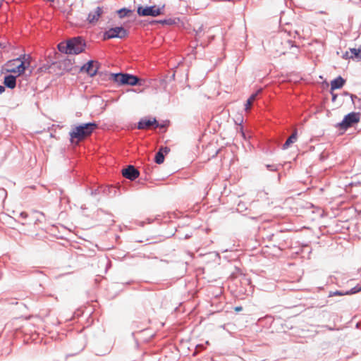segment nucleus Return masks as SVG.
I'll return each mask as SVG.
<instances>
[{
  "label": "nucleus",
  "mask_w": 361,
  "mask_h": 361,
  "mask_svg": "<svg viewBox=\"0 0 361 361\" xmlns=\"http://www.w3.org/2000/svg\"><path fill=\"white\" fill-rule=\"evenodd\" d=\"M5 85H0V94H2L5 91Z\"/></svg>",
  "instance_id": "28"
},
{
  "label": "nucleus",
  "mask_w": 361,
  "mask_h": 361,
  "mask_svg": "<svg viewBox=\"0 0 361 361\" xmlns=\"http://www.w3.org/2000/svg\"><path fill=\"white\" fill-rule=\"evenodd\" d=\"M122 175L130 180H135L140 175L139 171L133 165H128L122 170Z\"/></svg>",
  "instance_id": "8"
},
{
  "label": "nucleus",
  "mask_w": 361,
  "mask_h": 361,
  "mask_svg": "<svg viewBox=\"0 0 361 361\" xmlns=\"http://www.w3.org/2000/svg\"><path fill=\"white\" fill-rule=\"evenodd\" d=\"M360 291H361V286L357 285V286L352 288L349 290L345 291V293H348V295H353V294L359 293Z\"/></svg>",
  "instance_id": "24"
},
{
  "label": "nucleus",
  "mask_w": 361,
  "mask_h": 361,
  "mask_svg": "<svg viewBox=\"0 0 361 361\" xmlns=\"http://www.w3.org/2000/svg\"><path fill=\"white\" fill-rule=\"evenodd\" d=\"M345 95H350V97H351V99H352V102H353L354 104H356V101L357 102H360L361 101V99L359 98L356 95H354V94H350L349 93H345Z\"/></svg>",
  "instance_id": "26"
},
{
  "label": "nucleus",
  "mask_w": 361,
  "mask_h": 361,
  "mask_svg": "<svg viewBox=\"0 0 361 361\" xmlns=\"http://www.w3.org/2000/svg\"><path fill=\"white\" fill-rule=\"evenodd\" d=\"M227 251H228V250L226 249V250H224L222 252H227Z\"/></svg>",
  "instance_id": "34"
},
{
  "label": "nucleus",
  "mask_w": 361,
  "mask_h": 361,
  "mask_svg": "<svg viewBox=\"0 0 361 361\" xmlns=\"http://www.w3.org/2000/svg\"><path fill=\"white\" fill-rule=\"evenodd\" d=\"M180 21L179 18H166L164 20H154L153 23H161L162 25H172L176 24L178 22Z\"/></svg>",
  "instance_id": "17"
},
{
  "label": "nucleus",
  "mask_w": 361,
  "mask_h": 361,
  "mask_svg": "<svg viewBox=\"0 0 361 361\" xmlns=\"http://www.w3.org/2000/svg\"><path fill=\"white\" fill-rule=\"evenodd\" d=\"M4 85L9 89H14L16 86V77L13 75H7L4 79Z\"/></svg>",
  "instance_id": "14"
},
{
  "label": "nucleus",
  "mask_w": 361,
  "mask_h": 361,
  "mask_svg": "<svg viewBox=\"0 0 361 361\" xmlns=\"http://www.w3.org/2000/svg\"><path fill=\"white\" fill-rule=\"evenodd\" d=\"M30 62L21 61L19 65H18L16 68L8 70V72L11 73H18V75L23 74L25 73L26 68L30 66Z\"/></svg>",
  "instance_id": "13"
},
{
  "label": "nucleus",
  "mask_w": 361,
  "mask_h": 361,
  "mask_svg": "<svg viewBox=\"0 0 361 361\" xmlns=\"http://www.w3.org/2000/svg\"><path fill=\"white\" fill-rule=\"evenodd\" d=\"M20 216L22 218H24V219H25V218H26V217L27 216V213H25V212H21V213L20 214Z\"/></svg>",
  "instance_id": "30"
},
{
  "label": "nucleus",
  "mask_w": 361,
  "mask_h": 361,
  "mask_svg": "<svg viewBox=\"0 0 361 361\" xmlns=\"http://www.w3.org/2000/svg\"><path fill=\"white\" fill-rule=\"evenodd\" d=\"M170 152V149L168 147H161L159 151L156 153L154 157V161L157 164H161L164 161V155L167 154Z\"/></svg>",
  "instance_id": "12"
},
{
  "label": "nucleus",
  "mask_w": 361,
  "mask_h": 361,
  "mask_svg": "<svg viewBox=\"0 0 361 361\" xmlns=\"http://www.w3.org/2000/svg\"><path fill=\"white\" fill-rule=\"evenodd\" d=\"M165 6H139L137 7V14L140 16H152L156 17L161 14H162L164 11Z\"/></svg>",
  "instance_id": "4"
},
{
  "label": "nucleus",
  "mask_w": 361,
  "mask_h": 361,
  "mask_svg": "<svg viewBox=\"0 0 361 361\" xmlns=\"http://www.w3.org/2000/svg\"><path fill=\"white\" fill-rule=\"evenodd\" d=\"M297 136H298V132H297V130H295L293 132V133L291 134V135L286 140L285 143L283 145L282 149H288L290 147V145L291 144H293L295 142H296Z\"/></svg>",
  "instance_id": "16"
},
{
  "label": "nucleus",
  "mask_w": 361,
  "mask_h": 361,
  "mask_svg": "<svg viewBox=\"0 0 361 361\" xmlns=\"http://www.w3.org/2000/svg\"><path fill=\"white\" fill-rule=\"evenodd\" d=\"M132 11L126 8H123L117 11V13L120 18H123L127 16L129 13H131Z\"/></svg>",
  "instance_id": "21"
},
{
  "label": "nucleus",
  "mask_w": 361,
  "mask_h": 361,
  "mask_svg": "<svg viewBox=\"0 0 361 361\" xmlns=\"http://www.w3.org/2000/svg\"><path fill=\"white\" fill-rule=\"evenodd\" d=\"M281 165L278 164H267L266 168L271 171H276L279 170Z\"/></svg>",
  "instance_id": "25"
},
{
  "label": "nucleus",
  "mask_w": 361,
  "mask_h": 361,
  "mask_svg": "<svg viewBox=\"0 0 361 361\" xmlns=\"http://www.w3.org/2000/svg\"><path fill=\"white\" fill-rule=\"evenodd\" d=\"M174 77H175V74L173 73L172 75V78H174Z\"/></svg>",
  "instance_id": "35"
},
{
  "label": "nucleus",
  "mask_w": 361,
  "mask_h": 361,
  "mask_svg": "<svg viewBox=\"0 0 361 361\" xmlns=\"http://www.w3.org/2000/svg\"><path fill=\"white\" fill-rule=\"evenodd\" d=\"M330 279H331V283H334L333 277H332V276H331V277H330Z\"/></svg>",
  "instance_id": "33"
},
{
  "label": "nucleus",
  "mask_w": 361,
  "mask_h": 361,
  "mask_svg": "<svg viewBox=\"0 0 361 361\" xmlns=\"http://www.w3.org/2000/svg\"><path fill=\"white\" fill-rule=\"evenodd\" d=\"M30 56L29 55L26 54H22L19 57L14 59V61H25V62H30Z\"/></svg>",
  "instance_id": "23"
},
{
  "label": "nucleus",
  "mask_w": 361,
  "mask_h": 361,
  "mask_svg": "<svg viewBox=\"0 0 361 361\" xmlns=\"http://www.w3.org/2000/svg\"><path fill=\"white\" fill-rule=\"evenodd\" d=\"M360 121L359 114L351 112L345 115L343 121L338 123V126L342 130H347L348 128L353 126L355 123H358Z\"/></svg>",
  "instance_id": "5"
},
{
  "label": "nucleus",
  "mask_w": 361,
  "mask_h": 361,
  "mask_svg": "<svg viewBox=\"0 0 361 361\" xmlns=\"http://www.w3.org/2000/svg\"><path fill=\"white\" fill-rule=\"evenodd\" d=\"M2 47V46H1V44L0 43V47Z\"/></svg>",
  "instance_id": "36"
},
{
  "label": "nucleus",
  "mask_w": 361,
  "mask_h": 361,
  "mask_svg": "<svg viewBox=\"0 0 361 361\" xmlns=\"http://www.w3.org/2000/svg\"><path fill=\"white\" fill-rule=\"evenodd\" d=\"M103 13V7L97 6L93 11H91L87 18L90 23H94L98 21L99 17Z\"/></svg>",
  "instance_id": "11"
},
{
  "label": "nucleus",
  "mask_w": 361,
  "mask_h": 361,
  "mask_svg": "<svg viewBox=\"0 0 361 361\" xmlns=\"http://www.w3.org/2000/svg\"><path fill=\"white\" fill-rule=\"evenodd\" d=\"M97 192V190H94L91 191V195H94Z\"/></svg>",
  "instance_id": "32"
},
{
  "label": "nucleus",
  "mask_w": 361,
  "mask_h": 361,
  "mask_svg": "<svg viewBox=\"0 0 361 361\" xmlns=\"http://www.w3.org/2000/svg\"><path fill=\"white\" fill-rule=\"evenodd\" d=\"M262 91V90H259L257 92L252 94L247 100L246 104L245 105V109L246 111L249 110L250 106L253 101L257 98V94Z\"/></svg>",
  "instance_id": "20"
},
{
  "label": "nucleus",
  "mask_w": 361,
  "mask_h": 361,
  "mask_svg": "<svg viewBox=\"0 0 361 361\" xmlns=\"http://www.w3.org/2000/svg\"><path fill=\"white\" fill-rule=\"evenodd\" d=\"M98 127L95 122L81 123L72 128L69 132L70 141L73 143L74 140L80 142L89 137Z\"/></svg>",
  "instance_id": "1"
},
{
  "label": "nucleus",
  "mask_w": 361,
  "mask_h": 361,
  "mask_svg": "<svg viewBox=\"0 0 361 361\" xmlns=\"http://www.w3.org/2000/svg\"><path fill=\"white\" fill-rule=\"evenodd\" d=\"M345 82V80L341 76H338L331 82V91L341 88Z\"/></svg>",
  "instance_id": "15"
},
{
  "label": "nucleus",
  "mask_w": 361,
  "mask_h": 361,
  "mask_svg": "<svg viewBox=\"0 0 361 361\" xmlns=\"http://www.w3.org/2000/svg\"><path fill=\"white\" fill-rule=\"evenodd\" d=\"M242 310H243V307H242L241 306H237V307H235V310L236 312H240V311H241Z\"/></svg>",
  "instance_id": "31"
},
{
  "label": "nucleus",
  "mask_w": 361,
  "mask_h": 361,
  "mask_svg": "<svg viewBox=\"0 0 361 361\" xmlns=\"http://www.w3.org/2000/svg\"><path fill=\"white\" fill-rule=\"evenodd\" d=\"M331 93L332 94V101L335 102L337 97V94L332 93V91H331Z\"/></svg>",
  "instance_id": "29"
},
{
  "label": "nucleus",
  "mask_w": 361,
  "mask_h": 361,
  "mask_svg": "<svg viewBox=\"0 0 361 361\" xmlns=\"http://www.w3.org/2000/svg\"><path fill=\"white\" fill-rule=\"evenodd\" d=\"M72 42L70 47L69 54H79L85 50V42L81 37H76L69 39Z\"/></svg>",
  "instance_id": "6"
},
{
  "label": "nucleus",
  "mask_w": 361,
  "mask_h": 361,
  "mask_svg": "<svg viewBox=\"0 0 361 361\" xmlns=\"http://www.w3.org/2000/svg\"><path fill=\"white\" fill-rule=\"evenodd\" d=\"M127 35V31L123 27L110 28L104 33L105 39L120 38L123 39Z\"/></svg>",
  "instance_id": "7"
},
{
  "label": "nucleus",
  "mask_w": 361,
  "mask_h": 361,
  "mask_svg": "<svg viewBox=\"0 0 361 361\" xmlns=\"http://www.w3.org/2000/svg\"><path fill=\"white\" fill-rule=\"evenodd\" d=\"M350 52L351 53V56L350 58L351 59H355L358 61L361 60V46L356 49V48H350L349 49Z\"/></svg>",
  "instance_id": "19"
},
{
  "label": "nucleus",
  "mask_w": 361,
  "mask_h": 361,
  "mask_svg": "<svg viewBox=\"0 0 361 361\" xmlns=\"http://www.w3.org/2000/svg\"><path fill=\"white\" fill-rule=\"evenodd\" d=\"M94 63L97 64V62L92 60L89 61L80 68V71L86 72L90 77L94 76L97 75L98 70L97 66L94 68Z\"/></svg>",
  "instance_id": "9"
},
{
  "label": "nucleus",
  "mask_w": 361,
  "mask_h": 361,
  "mask_svg": "<svg viewBox=\"0 0 361 361\" xmlns=\"http://www.w3.org/2000/svg\"><path fill=\"white\" fill-rule=\"evenodd\" d=\"M293 42L290 39L283 40L279 36H275L271 42V51L274 58L279 57L293 47Z\"/></svg>",
  "instance_id": "2"
},
{
  "label": "nucleus",
  "mask_w": 361,
  "mask_h": 361,
  "mask_svg": "<svg viewBox=\"0 0 361 361\" xmlns=\"http://www.w3.org/2000/svg\"><path fill=\"white\" fill-rule=\"evenodd\" d=\"M194 31L196 32V35H199L203 31V25H200L197 28H194Z\"/></svg>",
  "instance_id": "27"
},
{
  "label": "nucleus",
  "mask_w": 361,
  "mask_h": 361,
  "mask_svg": "<svg viewBox=\"0 0 361 361\" xmlns=\"http://www.w3.org/2000/svg\"><path fill=\"white\" fill-rule=\"evenodd\" d=\"M109 79L118 85H131L135 86L139 82V78L130 73H111Z\"/></svg>",
  "instance_id": "3"
},
{
  "label": "nucleus",
  "mask_w": 361,
  "mask_h": 361,
  "mask_svg": "<svg viewBox=\"0 0 361 361\" xmlns=\"http://www.w3.org/2000/svg\"><path fill=\"white\" fill-rule=\"evenodd\" d=\"M152 126H154V128H158L159 126L157 119L153 118L152 119H149L147 118H143L140 119V121L137 123L138 129H146L150 128Z\"/></svg>",
  "instance_id": "10"
},
{
  "label": "nucleus",
  "mask_w": 361,
  "mask_h": 361,
  "mask_svg": "<svg viewBox=\"0 0 361 361\" xmlns=\"http://www.w3.org/2000/svg\"><path fill=\"white\" fill-rule=\"evenodd\" d=\"M72 46V42L68 40L66 42H61L58 44V49L62 53L69 54L70 47Z\"/></svg>",
  "instance_id": "18"
},
{
  "label": "nucleus",
  "mask_w": 361,
  "mask_h": 361,
  "mask_svg": "<svg viewBox=\"0 0 361 361\" xmlns=\"http://www.w3.org/2000/svg\"><path fill=\"white\" fill-rule=\"evenodd\" d=\"M348 295V293H345V291L336 290V291H330L329 293L328 297L331 298L333 296H343Z\"/></svg>",
  "instance_id": "22"
}]
</instances>
